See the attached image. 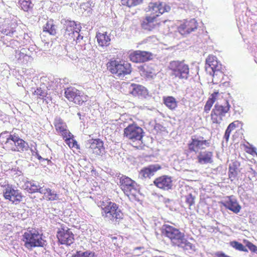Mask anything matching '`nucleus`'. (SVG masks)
Masks as SVG:
<instances>
[{"mask_svg": "<svg viewBox=\"0 0 257 257\" xmlns=\"http://www.w3.org/2000/svg\"><path fill=\"white\" fill-rule=\"evenodd\" d=\"M157 22V18L154 17L147 15L141 22V27L144 30L151 31L159 26Z\"/></svg>", "mask_w": 257, "mask_h": 257, "instance_id": "obj_25", "label": "nucleus"}, {"mask_svg": "<svg viewBox=\"0 0 257 257\" xmlns=\"http://www.w3.org/2000/svg\"><path fill=\"white\" fill-rule=\"evenodd\" d=\"M42 187L40 193L43 195V198L47 201H55L59 199V195L49 188Z\"/></svg>", "mask_w": 257, "mask_h": 257, "instance_id": "obj_28", "label": "nucleus"}, {"mask_svg": "<svg viewBox=\"0 0 257 257\" xmlns=\"http://www.w3.org/2000/svg\"><path fill=\"white\" fill-rule=\"evenodd\" d=\"M186 206H187L190 209L191 207L195 205L196 197L192 193H188L187 195L182 196Z\"/></svg>", "mask_w": 257, "mask_h": 257, "instance_id": "obj_34", "label": "nucleus"}, {"mask_svg": "<svg viewBox=\"0 0 257 257\" xmlns=\"http://www.w3.org/2000/svg\"><path fill=\"white\" fill-rule=\"evenodd\" d=\"M33 94L36 95L40 99H44L47 96V93L45 90L42 89L41 87H38L33 92Z\"/></svg>", "mask_w": 257, "mask_h": 257, "instance_id": "obj_40", "label": "nucleus"}, {"mask_svg": "<svg viewBox=\"0 0 257 257\" xmlns=\"http://www.w3.org/2000/svg\"><path fill=\"white\" fill-rule=\"evenodd\" d=\"M106 67L110 73L119 78L131 74L133 71L131 64L123 60L111 59L107 63Z\"/></svg>", "mask_w": 257, "mask_h": 257, "instance_id": "obj_4", "label": "nucleus"}, {"mask_svg": "<svg viewBox=\"0 0 257 257\" xmlns=\"http://www.w3.org/2000/svg\"><path fill=\"white\" fill-rule=\"evenodd\" d=\"M65 26L66 27L65 37L70 40H77L80 36L81 26L74 21L68 20L65 22Z\"/></svg>", "mask_w": 257, "mask_h": 257, "instance_id": "obj_14", "label": "nucleus"}, {"mask_svg": "<svg viewBox=\"0 0 257 257\" xmlns=\"http://www.w3.org/2000/svg\"><path fill=\"white\" fill-rule=\"evenodd\" d=\"M206 64L210 67L213 72V79L215 80L218 75L223 76V73L220 70L222 68V65L218 61L216 56L210 55L206 59Z\"/></svg>", "mask_w": 257, "mask_h": 257, "instance_id": "obj_20", "label": "nucleus"}, {"mask_svg": "<svg viewBox=\"0 0 257 257\" xmlns=\"http://www.w3.org/2000/svg\"><path fill=\"white\" fill-rule=\"evenodd\" d=\"M143 0H121L122 5L126 6L129 8L136 7L141 4Z\"/></svg>", "mask_w": 257, "mask_h": 257, "instance_id": "obj_36", "label": "nucleus"}, {"mask_svg": "<svg viewBox=\"0 0 257 257\" xmlns=\"http://www.w3.org/2000/svg\"><path fill=\"white\" fill-rule=\"evenodd\" d=\"M153 55L151 52L136 50L131 52L128 56L131 61L135 63H145L152 59Z\"/></svg>", "mask_w": 257, "mask_h": 257, "instance_id": "obj_19", "label": "nucleus"}, {"mask_svg": "<svg viewBox=\"0 0 257 257\" xmlns=\"http://www.w3.org/2000/svg\"><path fill=\"white\" fill-rule=\"evenodd\" d=\"M162 234L168 237L172 245L183 248L184 250H195V246L185 238V234L179 229L169 224H164L161 228Z\"/></svg>", "mask_w": 257, "mask_h": 257, "instance_id": "obj_1", "label": "nucleus"}, {"mask_svg": "<svg viewBox=\"0 0 257 257\" xmlns=\"http://www.w3.org/2000/svg\"><path fill=\"white\" fill-rule=\"evenodd\" d=\"M226 199L225 201L221 203L223 206L235 214L239 213L241 209V206L234 196L233 195L228 196L226 197Z\"/></svg>", "mask_w": 257, "mask_h": 257, "instance_id": "obj_22", "label": "nucleus"}, {"mask_svg": "<svg viewBox=\"0 0 257 257\" xmlns=\"http://www.w3.org/2000/svg\"><path fill=\"white\" fill-rule=\"evenodd\" d=\"M170 75L174 79L187 80L189 77L190 69L188 64L184 60H174L168 66Z\"/></svg>", "mask_w": 257, "mask_h": 257, "instance_id": "obj_5", "label": "nucleus"}, {"mask_svg": "<svg viewBox=\"0 0 257 257\" xmlns=\"http://www.w3.org/2000/svg\"><path fill=\"white\" fill-rule=\"evenodd\" d=\"M2 33H3L4 34H5V35H6L7 36H11L12 35H13L14 34V31H13L12 30H9L8 31H7L6 30L5 31H4V30H2Z\"/></svg>", "mask_w": 257, "mask_h": 257, "instance_id": "obj_45", "label": "nucleus"}, {"mask_svg": "<svg viewBox=\"0 0 257 257\" xmlns=\"http://www.w3.org/2000/svg\"><path fill=\"white\" fill-rule=\"evenodd\" d=\"M236 127V125L235 124V122H232L231 123H230L228 127H227V129L225 131V134L224 136V138L227 141H228L229 138L230 134L231 131L234 130Z\"/></svg>", "mask_w": 257, "mask_h": 257, "instance_id": "obj_41", "label": "nucleus"}, {"mask_svg": "<svg viewBox=\"0 0 257 257\" xmlns=\"http://www.w3.org/2000/svg\"><path fill=\"white\" fill-rule=\"evenodd\" d=\"M210 145L209 140L204 139L202 137L192 136L187 144L188 151L190 153L197 154L201 150L205 149Z\"/></svg>", "mask_w": 257, "mask_h": 257, "instance_id": "obj_12", "label": "nucleus"}, {"mask_svg": "<svg viewBox=\"0 0 257 257\" xmlns=\"http://www.w3.org/2000/svg\"><path fill=\"white\" fill-rule=\"evenodd\" d=\"M197 156L198 163L199 164H211L213 163V153L211 151H205L200 152Z\"/></svg>", "mask_w": 257, "mask_h": 257, "instance_id": "obj_26", "label": "nucleus"}, {"mask_svg": "<svg viewBox=\"0 0 257 257\" xmlns=\"http://www.w3.org/2000/svg\"><path fill=\"white\" fill-rule=\"evenodd\" d=\"M119 187L131 201L139 200V190L137 184L131 178L122 175L119 178Z\"/></svg>", "mask_w": 257, "mask_h": 257, "instance_id": "obj_7", "label": "nucleus"}, {"mask_svg": "<svg viewBox=\"0 0 257 257\" xmlns=\"http://www.w3.org/2000/svg\"><path fill=\"white\" fill-rule=\"evenodd\" d=\"M65 96L75 104L82 105L88 99V96L85 93L75 87H70L65 90Z\"/></svg>", "mask_w": 257, "mask_h": 257, "instance_id": "obj_10", "label": "nucleus"}, {"mask_svg": "<svg viewBox=\"0 0 257 257\" xmlns=\"http://www.w3.org/2000/svg\"><path fill=\"white\" fill-rule=\"evenodd\" d=\"M88 151L95 157L101 156L105 150L103 142L100 139H91L88 141Z\"/></svg>", "mask_w": 257, "mask_h": 257, "instance_id": "obj_17", "label": "nucleus"}, {"mask_svg": "<svg viewBox=\"0 0 257 257\" xmlns=\"http://www.w3.org/2000/svg\"><path fill=\"white\" fill-rule=\"evenodd\" d=\"M73 138V135L70 133L66 138L63 139L69 148L78 149L79 148V145L77 144V141Z\"/></svg>", "mask_w": 257, "mask_h": 257, "instance_id": "obj_35", "label": "nucleus"}, {"mask_svg": "<svg viewBox=\"0 0 257 257\" xmlns=\"http://www.w3.org/2000/svg\"><path fill=\"white\" fill-rule=\"evenodd\" d=\"M240 165V163L236 160H232L231 163L229 164L228 176L231 180L235 179L240 172L239 169Z\"/></svg>", "mask_w": 257, "mask_h": 257, "instance_id": "obj_29", "label": "nucleus"}, {"mask_svg": "<svg viewBox=\"0 0 257 257\" xmlns=\"http://www.w3.org/2000/svg\"><path fill=\"white\" fill-rule=\"evenodd\" d=\"M24 189L30 193L39 192L42 187H40L36 182L33 181H27L24 186Z\"/></svg>", "mask_w": 257, "mask_h": 257, "instance_id": "obj_30", "label": "nucleus"}, {"mask_svg": "<svg viewBox=\"0 0 257 257\" xmlns=\"http://www.w3.org/2000/svg\"><path fill=\"white\" fill-rule=\"evenodd\" d=\"M141 70H142L143 75L147 77L152 78L155 74L154 70L152 68L149 69L148 66L147 69H145L144 67H142Z\"/></svg>", "mask_w": 257, "mask_h": 257, "instance_id": "obj_43", "label": "nucleus"}, {"mask_svg": "<svg viewBox=\"0 0 257 257\" xmlns=\"http://www.w3.org/2000/svg\"><path fill=\"white\" fill-rule=\"evenodd\" d=\"M3 195L6 200H8L15 204L22 201L23 197L22 193L19 190L15 189L12 185H10L5 186Z\"/></svg>", "mask_w": 257, "mask_h": 257, "instance_id": "obj_16", "label": "nucleus"}, {"mask_svg": "<svg viewBox=\"0 0 257 257\" xmlns=\"http://www.w3.org/2000/svg\"><path fill=\"white\" fill-rule=\"evenodd\" d=\"M161 169L159 164H153L142 168L139 172L142 178H150L155 173Z\"/></svg>", "mask_w": 257, "mask_h": 257, "instance_id": "obj_24", "label": "nucleus"}, {"mask_svg": "<svg viewBox=\"0 0 257 257\" xmlns=\"http://www.w3.org/2000/svg\"><path fill=\"white\" fill-rule=\"evenodd\" d=\"M56 237L58 242L61 245L70 246L75 241L74 234L71 230L66 226L58 228Z\"/></svg>", "mask_w": 257, "mask_h": 257, "instance_id": "obj_11", "label": "nucleus"}, {"mask_svg": "<svg viewBox=\"0 0 257 257\" xmlns=\"http://www.w3.org/2000/svg\"><path fill=\"white\" fill-rule=\"evenodd\" d=\"M198 28V23L195 19L185 20L177 27L178 32L183 36H186L195 31Z\"/></svg>", "mask_w": 257, "mask_h": 257, "instance_id": "obj_18", "label": "nucleus"}, {"mask_svg": "<svg viewBox=\"0 0 257 257\" xmlns=\"http://www.w3.org/2000/svg\"><path fill=\"white\" fill-rule=\"evenodd\" d=\"M244 150L247 153L249 154L252 156L254 155L255 154H256V150L255 148L252 147L250 145H244Z\"/></svg>", "mask_w": 257, "mask_h": 257, "instance_id": "obj_44", "label": "nucleus"}, {"mask_svg": "<svg viewBox=\"0 0 257 257\" xmlns=\"http://www.w3.org/2000/svg\"><path fill=\"white\" fill-rule=\"evenodd\" d=\"M23 240L25 246L28 249L35 247H43L46 242L43 238V234L35 228L27 230L23 235Z\"/></svg>", "mask_w": 257, "mask_h": 257, "instance_id": "obj_6", "label": "nucleus"}, {"mask_svg": "<svg viewBox=\"0 0 257 257\" xmlns=\"http://www.w3.org/2000/svg\"><path fill=\"white\" fill-rule=\"evenodd\" d=\"M218 94V91H214L210 95L204 107V111L205 112L207 113L209 112L213 104L216 100Z\"/></svg>", "mask_w": 257, "mask_h": 257, "instance_id": "obj_31", "label": "nucleus"}, {"mask_svg": "<svg viewBox=\"0 0 257 257\" xmlns=\"http://www.w3.org/2000/svg\"><path fill=\"white\" fill-rule=\"evenodd\" d=\"M53 124L56 132L63 138H66L67 135L70 134L71 133L68 130L66 123L60 117L56 118Z\"/></svg>", "mask_w": 257, "mask_h": 257, "instance_id": "obj_23", "label": "nucleus"}, {"mask_svg": "<svg viewBox=\"0 0 257 257\" xmlns=\"http://www.w3.org/2000/svg\"><path fill=\"white\" fill-rule=\"evenodd\" d=\"M101 209V214L104 218L112 222H118L123 218V213L117 204L110 201L108 198H103L98 203Z\"/></svg>", "mask_w": 257, "mask_h": 257, "instance_id": "obj_3", "label": "nucleus"}, {"mask_svg": "<svg viewBox=\"0 0 257 257\" xmlns=\"http://www.w3.org/2000/svg\"><path fill=\"white\" fill-rule=\"evenodd\" d=\"M171 8L165 3L160 2L150 3L147 8V12L149 13V15L156 18L163 15L165 13L170 11Z\"/></svg>", "mask_w": 257, "mask_h": 257, "instance_id": "obj_15", "label": "nucleus"}, {"mask_svg": "<svg viewBox=\"0 0 257 257\" xmlns=\"http://www.w3.org/2000/svg\"><path fill=\"white\" fill-rule=\"evenodd\" d=\"M121 89L125 94L141 99L145 98L148 95V90L145 86L136 83L123 82Z\"/></svg>", "mask_w": 257, "mask_h": 257, "instance_id": "obj_8", "label": "nucleus"}, {"mask_svg": "<svg viewBox=\"0 0 257 257\" xmlns=\"http://www.w3.org/2000/svg\"><path fill=\"white\" fill-rule=\"evenodd\" d=\"M43 31L48 32L51 35L55 36L56 32V26L52 19L48 20L43 28Z\"/></svg>", "mask_w": 257, "mask_h": 257, "instance_id": "obj_33", "label": "nucleus"}, {"mask_svg": "<svg viewBox=\"0 0 257 257\" xmlns=\"http://www.w3.org/2000/svg\"><path fill=\"white\" fill-rule=\"evenodd\" d=\"M96 38L99 47H107L110 44L111 38L107 32H98L96 33Z\"/></svg>", "mask_w": 257, "mask_h": 257, "instance_id": "obj_27", "label": "nucleus"}, {"mask_svg": "<svg viewBox=\"0 0 257 257\" xmlns=\"http://www.w3.org/2000/svg\"><path fill=\"white\" fill-rule=\"evenodd\" d=\"M243 242L251 252L257 254V246L255 244L245 239L243 240Z\"/></svg>", "mask_w": 257, "mask_h": 257, "instance_id": "obj_42", "label": "nucleus"}, {"mask_svg": "<svg viewBox=\"0 0 257 257\" xmlns=\"http://www.w3.org/2000/svg\"><path fill=\"white\" fill-rule=\"evenodd\" d=\"M20 6L23 10L25 12H28L30 9H32L33 5L30 0H23L20 3Z\"/></svg>", "mask_w": 257, "mask_h": 257, "instance_id": "obj_39", "label": "nucleus"}, {"mask_svg": "<svg viewBox=\"0 0 257 257\" xmlns=\"http://www.w3.org/2000/svg\"><path fill=\"white\" fill-rule=\"evenodd\" d=\"M94 255L95 253L94 252L89 250L85 251L79 250L77 251L71 257H94Z\"/></svg>", "mask_w": 257, "mask_h": 257, "instance_id": "obj_37", "label": "nucleus"}, {"mask_svg": "<svg viewBox=\"0 0 257 257\" xmlns=\"http://www.w3.org/2000/svg\"><path fill=\"white\" fill-rule=\"evenodd\" d=\"M111 239H112V241L113 242V243L116 246H119V242H117L116 240L117 239V237H116V236H113V237H111Z\"/></svg>", "mask_w": 257, "mask_h": 257, "instance_id": "obj_46", "label": "nucleus"}, {"mask_svg": "<svg viewBox=\"0 0 257 257\" xmlns=\"http://www.w3.org/2000/svg\"><path fill=\"white\" fill-rule=\"evenodd\" d=\"M163 100L164 104L171 110H174L177 107V101L173 96H164Z\"/></svg>", "mask_w": 257, "mask_h": 257, "instance_id": "obj_32", "label": "nucleus"}, {"mask_svg": "<svg viewBox=\"0 0 257 257\" xmlns=\"http://www.w3.org/2000/svg\"><path fill=\"white\" fill-rule=\"evenodd\" d=\"M154 184L160 189L169 190L172 189L173 181L171 177L168 175H163L156 178L154 181Z\"/></svg>", "mask_w": 257, "mask_h": 257, "instance_id": "obj_21", "label": "nucleus"}, {"mask_svg": "<svg viewBox=\"0 0 257 257\" xmlns=\"http://www.w3.org/2000/svg\"><path fill=\"white\" fill-rule=\"evenodd\" d=\"M143 130L136 123L129 124L123 130V136L133 142L141 141L143 137Z\"/></svg>", "mask_w": 257, "mask_h": 257, "instance_id": "obj_13", "label": "nucleus"}, {"mask_svg": "<svg viewBox=\"0 0 257 257\" xmlns=\"http://www.w3.org/2000/svg\"><path fill=\"white\" fill-rule=\"evenodd\" d=\"M230 245L236 250L244 252L248 251L247 249L242 243L237 241H230Z\"/></svg>", "mask_w": 257, "mask_h": 257, "instance_id": "obj_38", "label": "nucleus"}, {"mask_svg": "<svg viewBox=\"0 0 257 257\" xmlns=\"http://www.w3.org/2000/svg\"><path fill=\"white\" fill-rule=\"evenodd\" d=\"M230 108L229 102L226 100L224 105L215 104L212 109L210 116L213 123L219 124L223 120V118L228 113Z\"/></svg>", "mask_w": 257, "mask_h": 257, "instance_id": "obj_9", "label": "nucleus"}, {"mask_svg": "<svg viewBox=\"0 0 257 257\" xmlns=\"http://www.w3.org/2000/svg\"><path fill=\"white\" fill-rule=\"evenodd\" d=\"M0 144L7 151L23 153L28 151V143L16 134H10L5 131L0 134Z\"/></svg>", "mask_w": 257, "mask_h": 257, "instance_id": "obj_2", "label": "nucleus"}]
</instances>
